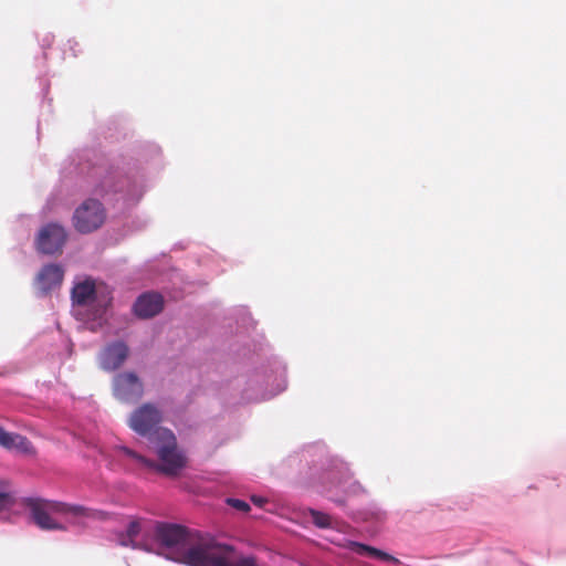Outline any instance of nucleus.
Returning <instances> with one entry per match:
<instances>
[{
    "label": "nucleus",
    "mask_w": 566,
    "mask_h": 566,
    "mask_svg": "<svg viewBox=\"0 0 566 566\" xmlns=\"http://www.w3.org/2000/svg\"><path fill=\"white\" fill-rule=\"evenodd\" d=\"M154 535L163 547L175 554L174 560L187 566H259L254 556L234 558L232 546L219 544L179 524L158 522Z\"/></svg>",
    "instance_id": "nucleus-1"
},
{
    "label": "nucleus",
    "mask_w": 566,
    "mask_h": 566,
    "mask_svg": "<svg viewBox=\"0 0 566 566\" xmlns=\"http://www.w3.org/2000/svg\"><path fill=\"white\" fill-rule=\"evenodd\" d=\"M149 444L157 454L158 462L147 459L127 447H120L119 450L140 465L167 476H177L186 468L187 457L184 450L179 448L177 438L171 430H157Z\"/></svg>",
    "instance_id": "nucleus-2"
},
{
    "label": "nucleus",
    "mask_w": 566,
    "mask_h": 566,
    "mask_svg": "<svg viewBox=\"0 0 566 566\" xmlns=\"http://www.w3.org/2000/svg\"><path fill=\"white\" fill-rule=\"evenodd\" d=\"M25 506L30 511L32 522L43 531H66V526L54 517L57 514L97 521L109 518V513L102 510L44 499H27Z\"/></svg>",
    "instance_id": "nucleus-3"
},
{
    "label": "nucleus",
    "mask_w": 566,
    "mask_h": 566,
    "mask_svg": "<svg viewBox=\"0 0 566 566\" xmlns=\"http://www.w3.org/2000/svg\"><path fill=\"white\" fill-rule=\"evenodd\" d=\"M163 421V412L154 403L146 402L132 411L128 417V427L142 437H147L148 441H153L155 432L159 429Z\"/></svg>",
    "instance_id": "nucleus-4"
},
{
    "label": "nucleus",
    "mask_w": 566,
    "mask_h": 566,
    "mask_svg": "<svg viewBox=\"0 0 566 566\" xmlns=\"http://www.w3.org/2000/svg\"><path fill=\"white\" fill-rule=\"evenodd\" d=\"M105 218L103 205L98 200L87 199L75 210L73 222L78 232L90 233L97 230Z\"/></svg>",
    "instance_id": "nucleus-5"
},
{
    "label": "nucleus",
    "mask_w": 566,
    "mask_h": 566,
    "mask_svg": "<svg viewBox=\"0 0 566 566\" xmlns=\"http://www.w3.org/2000/svg\"><path fill=\"white\" fill-rule=\"evenodd\" d=\"M113 395L123 403H135L144 395V384L134 371L119 373L113 379Z\"/></svg>",
    "instance_id": "nucleus-6"
},
{
    "label": "nucleus",
    "mask_w": 566,
    "mask_h": 566,
    "mask_svg": "<svg viewBox=\"0 0 566 566\" xmlns=\"http://www.w3.org/2000/svg\"><path fill=\"white\" fill-rule=\"evenodd\" d=\"M67 234L59 223H49L41 228L35 240L39 252L48 255L62 253Z\"/></svg>",
    "instance_id": "nucleus-7"
},
{
    "label": "nucleus",
    "mask_w": 566,
    "mask_h": 566,
    "mask_svg": "<svg viewBox=\"0 0 566 566\" xmlns=\"http://www.w3.org/2000/svg\"><path fill=\"white\" fill-rule=\"evenodd\" d=\"M130 349L123 340L106 344L97 356L99 367L105 371L119 369L129 357Z\"/></svg>",
    "instance_id": "nucleus-8"
},
{
    "label": "nucleus",
    "mask_w": 566,
    "mask_h": 566,
    "mask_svg": "<svg viewBox=\"0 0 566 566\" xmlns=\"http://www.w3.org/2000/svg\"><path fill=\"white\" fill-rule=\"evenodd\" d=\"M133 308L137 317L151 318L163 311L164 298L155 292L144 293L136 300Z\"/></svg>",
    "instance_id": "nucleus-9"
},
{
    "label": "nucleus",
    "mask_w": 566,
    "mask_h": 566,
    "mask_svg": "<svg viewBox=\"0 0 566 566\" xmlns=\"http://www.w3.org/2000/svg\"><path fill=\"white\" fill-rule=\"evenodd\" d=\"M63 276L64 271L60 265L48 264L40 270L36 282L40 290L46 293L59 286L63 281Z\"/></svg>",
    "instance_id": "nucleus-10"
},
{
    "label": "nucleus",
    "mask_w": 566,
    "mask_h": 566,
    "mask_svg": "<svg viewBox=\"0 0 566 566\" xmlns=\"http://www.w3.org/2000/svg\"><path fill=\"white\" fill-rule=\"evenodd\" d=\"M0 446L8 450H17L23 453H29L32 451V444L25 437L18 433L7 432L1 426Z\"/></svg>",
    "instance_id": "nucleus-11"
},
{
    "label": "nucleus",
    "mask_w": 566,
    "mask_h": 566,
    "mask_svg": "<svg viewBox=\"0 0 566 566\" xmlns=\"http://www.w3.org/2000/svg\"><path fill=\"white\" fill-rule=\"evenodd\" d=\"M348 548L361 556V557H367V558H370V559H378V560H385V562H392V563H397L398 560L390 556L389 554L378 549V548H375V547H371V546H368L366 544H361V543H358V542H349L348 543Z\"/></svg>",
    "instance_id": "nucleus-12"
},
{
    "label": "nucleus",
    "mask_w": 566,
    "mask_h": 566,
    "mask_svg": "<svg viewBox=\"0 0 566 566\" xmlns=\"http://www.w3.org/2000/svg\"><path fill=\"white\" fill-rule=\"evenodd\" d=\"M95 293L94 282L86 280L73 287L72 300L77 305H85L94 297Z\"/></svg>",
    "instance_id": "nucleus-13"
},
{
    "label": "nucleus",
    "mask_w": 566,
    "mask_h": 566,
    "mask_svg": "<svg viewBox=\"0 0 566 566\" xmlns=\"http://www.w3.org/2000/svg\"><path fill=\"white\" fill-rule=\"evenodd\" d=\"M311 516L314 524L321 528L329 527L332 524V517L328 514L313 510L311 511Z\"/></svg>",
    "instance_id": "nucleus-14"
},
{
    "label": "nucleus",
    "mask_w": 566,
    "mask_h": 566,
    "mask_svg": "<svg viewBox=\"0 0 566 566\" xmlns=\"http://www.w3.org/2000/svg\"><path fill=\"white\" fill-rule=\"evenodd\" d=\"M140 530H142L140 522L138 520L130 521V523L128 524L126 532H125L126 537L135 541L136 537L139 535Z\"/></svg>",
    "instance_id": "nucleus-15"
},
{
    "label": "nucleus",
    "mask_w": 566,
    "mask_h": 566,
    "mask_svg": "<svg viewBox=\"0 0 566 566\" xmlns=\"http://www.w3.org/2000/svg\"><path fill=\"white\" fill-rule=\"evenodd\" d=\"M13 504L14 500L12 495L2 488H0V511L9 509Z\"/></svg>",
    "instance_id": "nucleus-16"
},
{
    "label": "nucleus",
    "mask_w": 566,
    "mask_h": 566,
    "mask_svg": "<svg viewBox=\"0 0 566 566\" xmlns=\"http://www.w3.org/2000/svg\"><path fill=\"white\" fill-rule=\"evenodd\" d=\"M227 503L231 507L239 510L241 512H248L250 510V505L247 502L239 499H227Z\"/></svg>",
    "instance_id": "nucleus-17"
},
{
    "label": "nucleus",
    "mask_w": 566,
    "mask_h": 566,
    "mask_svg": "<svg viewBox=\"0 0 566 566\" xmlns=\"http://www.w3.org/2000/svg\"><path fill=\"white\" fill-rule=\"evenodd\" d=\"M118 542L122 546H125V547H136L135 545V541L130 539V538H127L126 537V533H120L119 536H118Z\"/></svg>",
    "instance_id": "nucleus-18"
},
{
    "label": "nucleus",
    "mask_w": 566,
    "mask_h": 566,
    "mask_svg": "<svg viewBox=\"0 0 566 566\" xmlns=\"http://www.w3.org/2000/svg\"><path fill=\"white\" fill-rule=\"evenodd\" d=\"M251 501L253 504H255L259 507H262L268 502L266 499H264L262 496H256V495L251 496Z\"/></svg>",
    "instance_id": "nucleus-19"
}]
</instances>
